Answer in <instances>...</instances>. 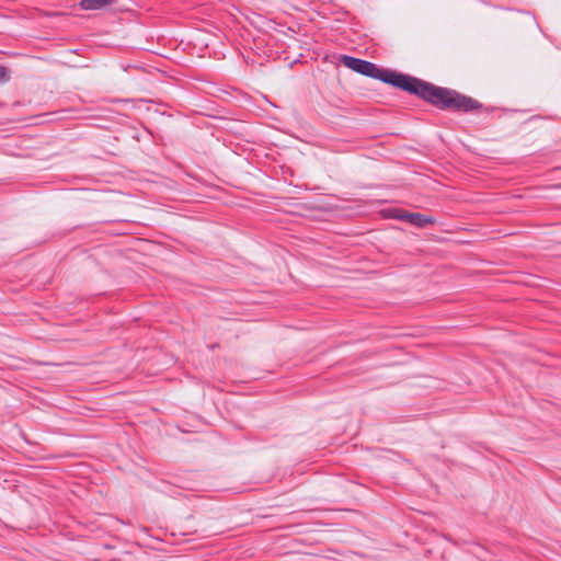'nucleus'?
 I'll use <instances>...</instances> for the list:
<instances>
[{"mask_svg":"<svg viewBox=\"0 0 561 561\" xmlns=\"http://www.w3.org/2000/svg\"><path fill=\"white\" fill-rule=\"evenodd\" d=\"M340 60L346 68L415 95L440 111L469 113L483 107L477 100L454 89L435 85L417 77L392 69L380 68L368 60L348 55H341Z\"/></svg>","mask_w":561,"mask_h":561,"instance_id":"1","label":"nucleus"},{"mask_svg":"<svg viewBox=\"0 0 561 561\" xmlns=\"http://www.w3.org/2000/svg\"><path fill=\"white\" fill-rule=\"evenodd\" d=\"M116 0H81L79 5L85 11L101 10L111 4Z\"/></svg>","mask_w":561,"mask_h":561,"instance_id":"3","label":"nucleus"},{"mask_svg":"<svg viewBox=\"0 0 561 561\" xmlns=\"http://www.w3.org/2000/svg\"><path fill=\"white\" fill-rule=\"evenodd\" d=\"M10 80V75H9V71L8 69L0 65V82L1 83H4V82H8Z\"/></svg>","mask_w":561,"mask_h":561,"instance_id":"4","label":"nucleus"},{"mask_svg":"<svg viewBox=\"0 0 561 561\" xmlns=\"http://www.w3.org/2000/svg\"><path fill=\"white\" fill-rule=\"evenodd\" d=\"M393 217L407 221L415 227L424 228L427 225H434L435 218L421 213H409L404 209H394Z\"/></svg>","mask_w":561,"mask_h":561,"instance_id":"2","label":"nucleus"}]
</instances>
